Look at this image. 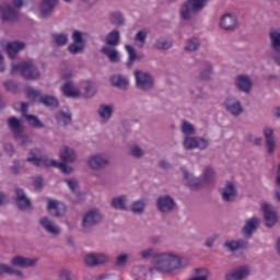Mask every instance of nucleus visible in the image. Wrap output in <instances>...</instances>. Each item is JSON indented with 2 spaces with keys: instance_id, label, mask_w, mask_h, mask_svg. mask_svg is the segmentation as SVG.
<instances>
[{
  "instance_id": "obj_1",
  "label": "nucleus",
  "mask_w": 280,
  "mask_h": 280,
  "mask_svg": "<svg viewBox=\"0 0 280 280\" xmlns=\"http://www.w3.org/2000/svg\"><path fill=\"white\" fill-rule=\"evenodd\" d=\"M209 5V0H184L178 9L180 21L189 22L198 19L202 10Z\"/></svg>"
},
{
  "instance_id": "obj_2",
  "label": "nucleus",
  "mask_w": 280,
  "mask_h": 280,
  "mask_svg": "<svg viewBox=\"0 0 280 280\" xmlns=\"http://www.w3.org/2000/svg\"><path fill=\"white\" fill-rule=\"evenodd\" d=\"M154 268L160 272L170 273L174 272L175 270H182V268H185V266L180 260V256L172 253H162L159 254Z\"/></svg>"
},
{
  "instance_id": "obj_3",
  "label": "nucleus",
  "mask_w": 280,
  "mask_h": 280,
  "mask_svg": "<svg viewBox=\"0 0 280 280\" xmlns=\"http://www.w3.org/2000/svg\"><path fill=\"white\" fill-rule=\"evenodd\" d=\"M11 75H22L24 80H39L40 79V70L34 63V60L30 59L26 61H22L20 63L12 62L11 63Z\"/></svg>"
},
{
  "instance_id": "obj_4",
  "label": "nucleus",
  "mask_w": 280,
  "mask_h": 280,
  "mask_svg": "<svg viewBox=\"0 0 280 280\" xmlns=\"http://www.w3.org/2000/svg\"><path fill=\"white\" fill-rule=\"evenodd\" d=\"M155 209L161 215H172L178 211L176 199L170 195H161L155 199Z\"/></svg>"
},
{
  "instance_id": "obj_5",
  "label": "nucleus",
  "mask_w": 280,
  "mask_h": 280,
  "mask_svg": "<svg viewBox=\"0 0 280 280\" xmlns=\"http://www.w3.org/2000/svg\"><path fill=\"white\" fill-rule=\"evenodd\" d=\"M7 124L19 145H27L28 143H32L30 137L23 133V130H25V128L23 127V122H21L20 119L12 116L7 120Z\"/></svg>"
},
{
  "instance_id": "obj_6",
  "label": "nucleus",
  "mask_w": 280,
  "mask_h": 280,
  "mask_svg": "<svg viewBox=\"0 0 280 280\" xmlns=\"http://www.w3.org/2000/svg\"><path fill=\"white\" fill-rule=\"evenodd\" d=\"M136 80V88L142 93H150L154 91V77L143 70H136L133 72Z\"/></svg>"
},
{
  "instance_id": "obj_7",
  "label": "nucleus",
  "mask_w": 280,
  "mask_h": 280,
  "mask_svg": "<svg viewBox=\"0 0 280 280\" xmlns=\"http://www.w3.org/2000/svg\"><path fill=\"white\" fill-rule=\"evenodd\" d=\"M102 222H104V214L100 209L85 212L81 222L83 233H88L89 229L95 225L97 226V224H102Z\"/></svg>"
},
{
  "instance_id": "obj_8",
  "label": "nucleus",
  "mask_w": 280,
  "mask_h": 280,
  "mask_svg": "<svg viewBox=\"0 0 280 280\" xmlns=\"http://www.w3.org/2000/svg\"><path fill=\"white\" fill-rule=\"evenodd\" d=\"M15 206L20 211H32L34 209V206H32V199L27 197V194H25V190L23 188H15Z\"/></svg>"
},
{
  "instance_id": "obj_9",
  "label": "nucleus",
  "mask_w": 280,
  "mask_h": 280,
  "mask_svg": "<svg viewBox=\"0 0 280 280\" xmlns=\"http://www.w3.org/2000/svg\"><path fill=\"white\" fill-rule=\"evenodd\" d=\"M88 164L91 170L102 172V170H106L110 165V160L102 153H96L89 158Z\"/></svg>"
},
{
  "instance_id": "obj_10",
  "label": "nucleus",
  "mask_w": 280,
  "mask_h": 280,
  "mask_svg": "<svg viewBox=\"0 0 280 280\" xmlns=\"http://www.w3.org/2000/svg\"><path fill=\"white\" fill-rule=\"evenodd\" d=\"M38 261H40V259L38 257H24L22 255H16L13 258H11V266H13V268H36V266H38Z\"/></svg>"
},
{
  "instance_id": "obj_11",
  "label": "nucleus",
  "mask_w": 280,
  "mask_h": 280,
  "mask_svg": "<svg viewBox=\"0 0 280 280\" xmlns=\"http://www.w3.org/2000/svg\"><path fill=\"white\" fill-rule=\"evenodd\" d=\"M223 106L225 110L232 115V117H240V115L244 113L242 102L233 96L226 97Z\"/></svg>"
},
{
  "instance_id": "obj_12",
  "label": "nucleus",
  "mask_w": 280,
  "mask_h": 280,
  "mask_svg": "<svg viewBox=\"0 0 280 280\" xmlns=\"http://www.w3.org/2000/svg\"><path fill=\"white\" fill-rule=\"evenodd\" d=\"M261 210L264 213L265 225L267 226V229H272V226H275V224H277V221L279 220L275 206L270 203H264L261 206Z\"/></svg>"
},
{
  "instance_id": "obj_13",
  "label": "nucleus",
  "mask_w": 280,
  "mask_h": 280,
  "mask_svg": "<svg viewBox=\"0 0 280 280\" xmlns=\"http://www.w3.org/2000/svg\"><path fill=\"white\" fill-rule=\"evenodd\" d=\"M219 194L221 196V200L223 202H235L237 200V188L231 182H228L224 187L219 189Z\"/></svg>"
},
{
  "instance_id": "obj_14",
  "label": "nucleus",
  "mask_w": 280,
  "mask_h": 280,
  "mask_svg": "<svg viewBox=\"0 0 280 280\" xmlns=\"http://www.w3.org/2000/svg\"><path fill=\"white\" fill-rule=\"evenodd\" d=\"M47 211L52 218H65L67 206L58 200L48 199Z\"/></svg>"
},
{
  "instance_id": "obj_15",
  "label": "nucleus",
  "mask_w": 280,
  "mask_h": 280,
  "mask_svg": "<svg viewBox=\"0 0 280 280\" xmlns=\"http://www.w3.org/2000/svg\"><path fill=\"white\" fill-rule=\"evenodd\" d=\"M183 147L185 150H196V148L199 150H207V148H209V141L200 137H186L184 138Z\"/></svg>"
},
{
  "instance_id": "obj_16",
  "label": "nucleus",
  "mask_w": 280,
  "mask_h": 280,
  "mask_svg": "<svg viewBox=\"0 0 280 280\" xmlns=\"http://www.w3.org/2000/svg\"><path fill=\"white\" fill-rule=\"evenodd\" d=\"M72 40L73 43L68 47L69 54H72V56L82 54V51H84V38L82 37V32L74 31L72 33Z\"/></svg>"
},
{
  "instance_id": "obj_17",
  "label": "nucleus",
  "mask_w": 280,
  "mask_h": 280,
  "mask_svg": "<svg viewBox=\"0 0 280 280\" xmlns=\"http://www.w3.org/2000/svg\"><path fill=\"white\" fill-rule=\"evenodd\" d=\"M39 226H42V229H44V231L52 237H58V235H60L62 232L60 226L48 217H43L39 219Z\"/></svg>"
},
{
  "instance_id": "obj_18",
  "label": "nucleus",
  "mask_w": 280,
  "mask_h": 280,
  "mask_svg": "<svg viewBox=\"0 0 280 280\" xmlns=\"http://www.w3.org/2000/svg\"><path fill=\"white\" fill-rule=\"evenodd\" d=\"M219 26L224 32H235L237 30V15L233 13H226L221 16Z\"/></svg>"
},
{
  "instance_id": "obj_19",
  "label": "nucleus",
  "mask_w": 280,
  "mask_h": 280,
  "mask_svg": "<svg viewBox=\"0 0 280 280\" xmlns=\"http://www.w3.org/2000/svg\"><path fill=\"white\" fill-rule=\"evenodd\" d=\"M260 220L257 217H252L247 219L241 230L242 235H244L247 240L253 237V233H255L259 229Z\"/></svg>"
},
{
  "instance_id": "obj_20",
  "label": "nucleus",
  "mask_w": 280,
  "mask_h": 280,
  "mask_svg": "<svg viewBox=\"0 0 280 280\" xmlns=\"http://www.w3.org/2000/svg\"><path fill=\"white\" fill-rule=\"evenodd\" d=\"M58 0H42L39 3V14L42 19L52 16L54 12H56V8H58Z\"/></svg>"
},
{
  "instance_id": "obj_21",
  "label": "nucleus",
  "mask_w": 280,
  "mask_h": 280,
  "mask_svg": "<svg viewBox=\"0 0 280 280\" xmlns=\"http://www.w3.org/2000/svg\"><path fill=\"white\" fill-rule=\"evenodd\" d=\"M0 19L7 23H14L19 19V11L8 3L0 4Z\"/></svg>"
},
{
  "instance_id": "obj_22",
  "label": "nucleus",
  "mask_w": 280,
  "mask_h": 280,
  "mask_svg": "<svg viewBox=\"0 0 280 280\" xmlns=\"http://www.w3.org/2000/svg\"><path fill=\"white\" fill-rule=\"evenodd\" d=\"M234 84L238 91L248 95L253 91V81L246 74H238L235 78Z\"/></svg>"
},
{
  "instance_id": "obj_23",
  "label": "nucleus",
  "mask_w": 280,
  "mask_h": 280,
  "mask_svg": "<svg viewBox=\"0 0 280 280\" xmlns=\"http://www.w3.org/2000/svg\"><path fill=\"white\" fill-rule=\"evenodd\" d=\"M180 172L183 174V180L190 189H200L202 187V179L194 177V173L189 172L187 167L182 166Z\"/></svg>"
},
{
  "instance_id": "obj_24",
  "label": "nucleus",
  "mask_w": 280,
  "mask_h": 280,
  "mask_svg": "<svg viewBox=\"0 0 280 280\" xmlns=\"http://www.w3.org/2000/svg\"><path fill=\"white\" fill-rule=\"evenodd\" d=\"M135 280H152V268L145 265H138L132 268Z\"/></svg>"
},
{
  "instance_id": "obj_25",
  "label": "nucleus",
  "mask_w": 280,
  "mask_h": 280,
  "mask_svg": "<svg viewBox=\"0 0 280 280\" xmlns=\"http://www.w3.org/2000/svg\"><path fill=\"white\" fill-rule=\"evenodd\" d=\"M101 54H103V56L107 58L112 65L121 62V55L119 54V50H117L116 46H103L101 48Z\"/></svg>"
},
{
  "instance_id": "obj_26",
  "label": "nucleus",
  "mask_w": 280,
  "mask_h": 280,
  "mask_svg": "<svg viewBox=\"0 0 280 280\" xmlns=\"http://www.w3.org/2000/svg\"><path fill=\"white\" fill-rule=\"evenodd\" d=\"M250 276V268L242 266L225 275V280H244Z\"/></svg>"
},
{
  "instance_id": "obj_27",
  "label": "nucleus",
  "mask_w": 280,
  "mask_h": 280,
  "mask_svg": "<svg viewBox=\"0 0 280 280\" xmlns=\"http://www.w3.org/2000/svg\"><path fill=\"white\" fill-rule=\"evenodd\" d=\"M109 82L112 86H115V89H119V91H128L130 88V80H128V77L124 74H113L109 78Z\"/></svg>"
},
{
  "instance_id": "obj_28",
  "label": "nucleus",
  "mask_w": 280,
  "mask_h": 280,
  "mask_svg": "<svg viewBox=\"0 0 280 280\" xmlns=\"http://www.w3.org/2000/svg\"><path fill=\"white\" fill-rule=\"evenodd\" d=\"M55 119L58 124V126H61L62 128H67V126H71L73 121V115L71 114V110L69 109H60L56 113Z\"/></svg>"
},
{
  "instance_id": "obj_29",
  "label": "nucleus",
  "mask_w": 280,
  "mask_h": 280,
  "mask_svg": "<svg viewBox=\"0 0 280 280\" xmlns=\"http://www.w3.org/2000/svg\"><path fill=\"white\" fill-rule=\"evenodd\" d=\"M262 135L265 137L266 141V148H267V154H273L275 153V130L270 127H265L262 129Z\"/></svg>"
},
{
  "instance_id": "obj_30",
  "label": "nucleus",
  "mask_w": 280,
  "mask_h": 280,
  "mask_svg": "<svg viewBox=\"0 0 280 280\" xmlns=\"http://www.w3.org/2000/svg\"><path fill=\"white\" fill-rule=\"evenodd\" d=\"M23 49H25L24 42L13 40L7 44V54L9 58H11V60H14V58H16V56H19V52L23 51Z\"/></svg>"
},
{
  "instance_id": "obj_31",
  "label": "nucleus",
  "mask_w": 280,
  "mask_h": 280,
  "mask_svg": "<svg viewBox=\"0 0 280 280\" xmlns=\"http://www.w3.org/2000/svg\"><path fill=\"white\" fill-rule=\"evenodd\" d=\"M214 67L211 61H203L202 68L199 71L198 79L203 82H209L211 80V75H213Z\"/></svg>"
},
{
  "instance_id": "obj_32",
  "label": "nucleus",
  "mask_w": 280,
  "mask_h": 280,
  "mask_svg": "<svg viewBox=\"0 0 280 280\" xmlns=\"http://www.w3.org/2000/svg\"><path fill=\"white\" fill-rule=\"evenodd\" d=\"M128 196L120 195L117 197H114L110 201V206L113 209H116L117 211H128Z\"/></svg>"
},
{
  "instance_id": "obj_33",
  "label": "nucleus",
  "mask_w": 280,
  "mask_h": 280,
  "mask_svg": "<svg viewBox=\"0 0 280 280\" xmlns=\"http://www.w3.org/2000/svg\"><path fill=\"white\" fill-rule=\"evenodd\" d=\"M145 207H148V199H138L131 202L130 211H132L135 215H143L145 213Z\"/></svg>"
},
{
  "instance_id": "obj_34",
  "label": "nucleus",
  "mask_w": 280,
  "mask_h": 280,
  "mask_svg": "<svg viewBox=\"0 0 280 280\" xmlns=\"http://www.w3.org/2000/svg\"><path fill=\"white\" fill-rule=\"evenodd\" d=\"M270 49L273 52L280 54V32L271 28L269 31Z\"/></svg>"
},
{
  "instance_id": "obj_35",
  "label": "nucleus",
  "mask_w": 280,
  "mask_h": 280,
  "mask_svg": "<svg viewBox=\"0 0 280 280\" xmlns=\"http://www.w3.org/2000/svg\"><path fill=\"white\" fill-rule=\"evenodd\" d=\"M173 45L171 39L166 37H158L153 43V49H156L158 51H167L168 49H172Z\"/></svg>"
},
{
  "instance_id": "obj_36",
  "label": "nucleus",
  "mask_w": 280,
  "mask_h": 280,
  "mask_svg": "<svg viewBox=\"0 0 280 280\" xmlns=\"http://www.w3.org/2000/svg\"><path fill=\"white\" fill-rule=\"evenodd\" d=\"M120 40H121V33L117 30H112L105 36V46L117 47Z\"/></svg>"
},
{
  "instance_id": "obj_37",
  "label": "nucleus",
  "mask_w": 280,
  "mask_h": 280,
  "mask_svg": "<svg viewBox=\"0 0 280 280\" xmlns=\"http://www.w3.org/2000/svg\"><path fill=\"white\" fill-rule=\"evenodd\" d=\"M59 154L65 163H73L77 159L75 151L67 145L60 148Z\"/></svg>"
},
{
  "instance_id": "obj_38",
  "label": "nucleus",
  "mask_w": 280,
  "mask_h": 280,
  "mask_svg": "<svg viewBox=\"0 0 280 280\" xmlns=\"http://www.w3.org/2000/svg\"><path fill=\"white\" fill-rule=\"evenodd\" d=\"M3 275L12 276L23 278V271L19 269H14V267L9 266L8 264L0 262V277H3Z\"/></svg>"
},
{
  "instance_id": "obj_39",
  "label": "nucleus",
  "mask_w": 280,
  "mask_h": 280,
  "mask_svg": "<svg viewBox=\"0 0 280 280\" xmlns=\"http://www.w3.org/2000/svg\"><path fill=\"white\" fill-rule=\"evenodd\" d=\"M51 38L55 47H65L69 43V34L67 33H52Z\"/></svg>"
},
{
  "instance_id": "obj_40",
  "label": "nucleus",
  "mask_w": 280,
  "mask_h": 280,
  "mask_svg": "<svg viewBox=\"0 0 280 280\" xmlns=\"http://www.w3.org/2000/svg\"><path fill=\"white\" fill-rule=\"evenodd\" d=\"M113 105L101 104L97 109V113L101 119H103V121H108V119L113 117Z\"/></svg>"
},
{
  "instance_id": "obj_41",
  "label": "nucleus",
  "mask_w": 280,
  "mask_h": 280,
  "mask_svg": "<svg viewBox=\"0 0 280 280\" xmlns=\"http://www.w3.org/2000/svg\"><path fill=\"white\" fill-rule=\"evenodd\" d=\"M200 49V39L197 37H190L186 39L184 51L188 54H194V51H198Z\"/></svg>"
},
{
  "instance_id": "obj_42",
  "label": "nucleus",
  "mask_w": 280,
  "mask_h": 280,
  "mask_svg": "<svg viewBox=\"0 0 280 280\" xmlns=\"http://www.w3.org/2000/svg\"><path fill=\"white\" fill-rule=\"evenodd\" d=\"M109 23L115 27H124L126 25V18L121 12H112L109 14Z\"/></svg>"
},
{
  "instance_id": "obj_43",
  "label": "nucleus",
  "mask_w": 280,
  "mask_h": 280,
  "mask_svg": "<svg viewBox=\"0 0 280 280\" xmlns=\"http://www.w3.org/2000/svg\"><path fill=\"white\" fill-rule=\"evenodd\" d=\"M39 103L43 104L44 106H46V108H58L59 106V102L58 98H56V96H51V95H43L39 97Z\"/></svg>"
},
{
  "instance_id": "obj_44",
  "label": "nucleus",
  "mask_w": 280,
  "mask_h": 280,
  "mask_svg": "<svg viewBox=\"0 0 280 280\" xmlns=\"http://www.w3.org/2000/svg\"><path fill=\"white\" fill-rule=\"evenodd\" d=\"M61 92L66 97H80V91L74 90L71 82H67L63 86H61Z\"/></svg>"
},
{
  "instance_id": "obj_45",
  "label": "nucleus",
  "mask_w": 280,
  "mask_h": 280,
  "mask_svg": "<svg viewBox=\"0 0 280 280\" xmlns=\"http://www.w3.org/2000/svg\"><path fill=\"white\" fill-rule=\"evenodd\" d=\"M190 93L196 102H200V100H209V94H207L201 86L191 88Z\"/></svg>"
},
{
  "instance_id": "obj_46",
  "label": "nucleus",
  "mask_w": 280,
  "mask_h": 280,
  "mask_svg": "<svg viewBox=\"0 0 280 280\" xmlns=\"http://www.w3.org/2000/svg\"><path fill=\"white\" fill-rule=\"evenodd\" d=\"M24 119L25 121H27L31 128H45V124L40 121V119L36 115L28 114V116H26Z\"/></svg>"
},
{
  "instance_id": "obj_47",
  "label": "nucleus",
  "mask_w": 280,
  "mask_h": 280,
  "mask_svg": "<svg viewBox=\"0 0 280 280\" xmlns=\"http://www.w3.org/2000/svg\"><path fill=\"white\" fill-rule=\"evenodd\" d=\"M40 156H43V154H40L39 149H31L26 161L27 163L35 165V167H38V161L40 160Z\"/></svg>"
},
{
  "instance_id": "obj_48",
  "label": "nucleus",
  "mask_w": 280,
  "mask_h": 280,
  "mask_svg": "<svg viewBox=\"0 0 280 280\" xmlns=\"http://www.w3.org/2000/svg\"><path fill=\"white\" fill-rule=\"evenodd\" d=\"M129 154L132 159L141 160L145 156V150H143L139 144H133L129 149Z\"/></svg>"
},
{
  "instance_id": "obj_49",
  "label": "nucleus",
  "mask_w": 280,
  "mask_h": 280,
  "mask_svg": "<svg viewBox=\"0 0 280 280\" xmlns=\"http://www.w3.org/2000/svg\"><path fill=\"white\" fill-rule=\"evenodd\" d=\"M141 259H159L160 253L156 249L150 247L139 253Z\"/></svg>"
},
{
  "instance_id": "obj_50",
  "label": "nucleus",
  "mask_w": 280,
  "mask_h": 280,
  "mask_svg": "<svg viewBox=\"0 0 280 280\" xmlns=\"http://www.w3.org/2000/svg\"><path fill=\"white\" fill-rule=\"evenodd\" d=\"M14 110L18 113L22 114L23 119H25L26 116H30L28 110H30V104L25 102H18L13 104Z\"/></svg>"
},
{
  "instance_id": "obj_51",
  "label": "nucleus",
  "mask_w": 280,
  "mask_h": 280,
  "mask_svg": "<svg viewBox=\"0 0 280 280\" xmlns=\"http://www.w3.org/2000/svg\"><path fill=\"white\" fill-rule=\"evenodd\" d=\"M94 258L96 261V268H100V266H106V264L110 261V256L105 253H94Z\"/></svg>"
},
{
  "instance_id": "obj_52",
  "label": "nucleus",
  "mask_w": 280,
  "mask_h": 280,
  "mask_svg": "<svg viewBox=\"0 0 280 280\" xmlns=\"http://www.w3.org/2000/svg\"><path fill=\"white\" fill-rule=\"evenodd\" d=\"M187 280H209V275H207V269L197 268L195 269V276L188 278Z\"/></svg>"
},
{
  "instance_id": "obj_53",
  "label": "nucleus",
  "mask_w": 280,
  "mask_h": 280,
  "mask_svg": "<svg viewBox=\"0 0 280 280\" xmlns=\"http://www.w3.org/2000/svg\"><path fill=\"white\" fill-rule=\"evenodd\" d=\"M180 130L183 135H196V128L187 120L182 121Z\"/></svg>"
},
{
  "instance_id": "obj_54",
  "label": "nucleus",
  "mask_w": 280,
  "mask_h": 280,
  "mask_svg": "<svg viewBox=\"0 0 280 280\" xmlns=\"http://www.w3.org/2000/svg\"><path fill=\"white\" fill-rule=\"evenodd\" d=\"M125 49L129 56L127 67L130 68L132 67V62L137 60V51H135V48L130 45H126Z\"/></svg>"
},
{
  "instance_id": "obj_55",
  "label": "nucleus",
  "mask_w": 280,
  "mask_h": 280,
  "mask_svg": "<svg viewBox=\"0 0 280 280\" xmlns=\"http://www.w3.org/2000/svg\"><path fill=\"white\" fill-rule=\"evenodd\" d=\"M83 261L88 268H97V261L95 260V253H89L84 256Z\"/></svg>"
},
{
  "instance_id": "obj_56",
  "label": "nucleus",
  "mask_w": 280,
  "mask_h": 280,
  "mask_svg": "<svg viewBox=\"0 0 280 280\" xmlns=\"http://www.w3.org/2000/svg\"><path fill=\"white\" fill-rule=\"evenodd\" d=\"M145 38H148V33L144 31H139L135 36V42L138 47L143 48L145 45Z\"/></svg>"
},
{
  "instance_id": "obj_57",
  "label": "nucleus",
  "mask_w": 280,
  "mask_h": 280,
  "mask_svg": "<svg viewBox=\"0 0 280 280\" xmlns=\"http://www.w3.org/2000/svg\"><path fill=\"white\" fill-rule=\"evenodd\" d=\"M40 165H44V167H56V165H58V162L56 160H49L45 155H40L38 161V167H40Z\"/></svg>"
},
{
  "instance_id": "obj_58",
  "label": "nucleus",
  "mask_w": 280,
  "mask_h": 280,
  "mask_svg": "<svg viewBox=\"0 0 280 280\" xmlns=\"http://www.w3.org/2000/svg\"><path fill=\"white\" fill-rule=\"evenodd\" d=\"M128 264V254L118 255L115 261L117 268H124Z\"/></svg>"
},
{
  "instance_id": "obj_59",
  "label": "nucleus",
  "mask_w": 280,
  "mask_h": 280,
  "mask_svg": "<svg viewBox=\"0 0 280 280\" xmlns=\"http://www.w3.org/2000/svg\"><path fill=\"white\" fill-rule=\"evenodd\" d=\"M55 167L61 170L63 174H71V172H73V168L67 165V162H57V165H55Z\"/></svg>"
},
{
  "instance_id": "obj_60",
  "label": "nucleus",
  "mask_w": 280,
  "mask_h": 280,
  "mask_svg": "<svg viewBox=\"0 0 280 280\" xmlns=\"http://www.w3.org/2000/svg\"><path fill=\"white\" fill-rule=\"evenodd\" d=\"M223 247L230 253H235V250H238L236 241H226L223 243Z\"/></svg>"
},
{
  "instance_id": "obj_61",
  "label": "nucleus",
  "mask_w": 280,
  "mask_h": 280,
  "mask_svg": "<svg viewBox=\"0 0 280 280\" xmlns=\"http://www.w3.org/2000/svg\"><path fill=\"white\" fill-rule=\"evenodd\" d=\"M32 3V0H12L13 8L16 10H21L24 5H30Z\"/></svg>"
},
{
  "instance_id": "obj_62",
  "label": "nucleus",
  "mask_w": 280,
  "mask_h": 280,
  "mask_svg": "<svg viewBox=\"0 0 280 280\" xmlns=\"http://www.w3.org/2000/svg\"><path fill=\"white\" fill-rule=\"evenodd\" d=\"M213 174H215L213 172V168H206L203 172V180L205 183H211V180H213Z\"/></svg>"
},
{
  "instance_id": "obj_63",
  "label": "nucleus",
  "mask_w": 280,
  "mask_h": 280,
  "mask_svg": "<svg viewBox=\"0 0 280 280\" xmlns=\"http://www.w3.org/2000/svg\"><path fill=\"white\" fill-rule=\"evenodd\" d=\"M33 186L35 189H43V177L40 175L33 177Z\"/></svg>"
},
{
  "instance_id": "obj_64",
  "label": "nucleus",
  "mask_w": 280,
  "mask_h": 280,
  "mask_svg": "<svg viewBox=\"0 0 280 280\" xmlns=\"http://www.w3.org/2000/svg\"><path fill=\"white\" fill-rule=\"evenodd\" d=\"M26 95L27 97H42L40 96V91L34 89V88H27L26 89Z\"/></svg>"
}]
</instances>
